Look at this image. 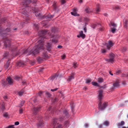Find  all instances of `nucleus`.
<instances>
[{
    "label": "nucleus",
    "mask_w": 128,
    "mask_h": 128,
    "mask_svg": "<svg viewBox=\"0 0 128 128\" xmlns=\"http://www.w3.org/2000/svg\"><path fill=\"white\" fill-rule=\"evenodd\" d=\"M25 4H24V5L26 6V10L24 9L23 10L24 11V12L25 13L26 12L28 13L30 10H32L33 11H35L36 13V16L40 18H45L46 19L50 20V19L54 17V15H52L50 14H49L47 16H44L42 17L41 14L39 12H38V10L36 8H32V9L30 7L28 8L27 7V4L31 2V0H25Z\"/></svg>",
    "instance_id": "1"
},
{
    "label": "nucleus",
    "mask_w": 128,
    "mask_h": 128,
    "mask_svg": "<svg viewBox=\"0 0 128 128\" xmlns=\"http://www.w3.org/2000/svg\"><path fill=\"white\" fill-rule=\"evenodd\" d=\"M38 45L34 46L32 50L30 51L29 54H32L33 55H35L39 53L40 50H44V41L40 40L38 41Z\"/></svg>",
    "instance_id": "2"
},
{
    "label": "nucleus",
    "mask_w": 128,
    "mask_h": 128,
    "mask_svg": "<svg viewBox=\"0 0 128 128\" xmlns=\"http://www.w3.org/2000/svg\"><path fill=\"white\" fill-rule=\"evenodd\" d=\"M58 30V29L57 28L54 27L52 28L51 33H50L48 31L45 30L40 32H39V34L40 36L42 38H48L46 37V35H48V36H52V34L54 35V34L57 32Z\"/></svg>",
    "instance_id": "3"
},
{
    "label": "nucleus",
    "mask_w": 128,
    "mask_h": 128,
    "mask_svg": "<svg viewBox=\"0 0 128 128\" xmlns=\"http://www.w3.org/2000/svg\"><path fill=\"white\" fill-rule=\"evenodd\" d=\"M102 91L100 90L99 91L98 98L100 100L98 106L100 109L102 110L104 109L107 106L108 104L107 102H102L101 100L103 96Z\"/></svg>",
    "instance_id": "4"
},
{
    "label": "nucleus",
    "mask_w": 128,
    "mask_h": 128,
    "mask_svg": "<svg viewBox=\"0 0 128 128\" xmlns=\"http://www.w3.org/2000/svg\"><path fill=\"white\" fill-rule=\"evenodd\" d=\"M50 38H53V39L52 40V41L53 43L56 44L58 42V40L59 38V36L57 35L52 34V36H49Z\"/></svg>",
    "instance_id": "5"
},
{
    "label": "nucleus",
    "mask_w": 128,
    "mask_h": 128,
    "mask_svg": "<svg viewBox=\"0 0 128 128\" xmlns=\"http://www.w3.org/2000/svg\"><path fill=\"white\" fill-rule=\"evenodd\" d=\"M64 116L60 117L58 119L55 118L53 120V124H56L57 123L58 124V123L57 122V121H59L61 122L64 120Z\"/></svg>",
    "instance_id": "6"
},
{
    "label": "nucleus",
    "mask_w": 128,
    "mask_h": 128,
    "mask_svg": "<svg viewBox=\"0 0 128 128\" xmlns=\"http://www.w3.org/2000/svg\"><path fill=\"white\" fill-rule=\"evenodd\" d=\"M114 44L111 40H109L108 42V43L106 44L107 48L109 50L110 48L114 45Z\"/></svg>",
    "instance_id": "7"
},
{
    "label": "nucleus",
    "mask_w": 128,
    "mask_h": 128,
    "mask_svg": "<svg viewBox=\"0 0 128 128\" xmlns=\"http://www.w3.org/2000/svg\"><path fill=\"white\" fill-rule=\"evenodd\" d=\"M110 58L109 59H107L106 60L108 62H112L114 61V55L112 53L110 54Z\"/></svg>",
    "instance_id": "8"
},
{
    "label": "nucleus",
    "mask_w": 128,
    "mask_h": 128,
    "mask_svg": "<svg viewBox=\"0 0 128 128\" xmlns=\"http://www.w3.org/2000/svg\"><path fill=\"white\" fill-rule=\"evenodd\" d=\"M10 31V29L9 28H7L5 30H4L2 29L0 27V34H2L3 36H4V33L6 32H9Z\"/></svg>",
    "instance_id": "9"
},
{
    "label": "nucleus",
    "mask_w": 128,
    "mask_h": 128,
    "mask_svg": "<svg viewBox=\"0 0 128 128\" xmlns=\"http://www.w3.org/2000/svg\"><path fill=\"white\" fill-rule=\"evenodd\" d=\"M77 8H74L72 10V12H71V13L72 15L74 16H79V14L77 13Z\"/></svg>",
    "instance_id": "10"
},
{
    "label": "nucleus",
    "mask_w": 128,
    "mask_h": 128,
    "mask_svg": "<svg viewBox=\"0 0 128 128\" xmlns=\"http://www.w3.org/2000/svg\"><path fill=\"white\" fill-rule=\"evenodd\" d=\"M79 34L77 36V37L78 38H82V39H84L86 37L85 35L83 33L82 31H80L79 32Z\"/></svg>",
    "instance_id": "11"
},
{
    "label": "nucleus",
    "mask_w": 128,
    "mask_h": 128,
    "mask_svg": "<svg viewBox=\"0 0 128 128\" xmlns=\"http://www.w3.org/2000/svg\"><path fill=\"white\" fill-rule=\"evenodd\" d=\"M52 44L51 42L50 43H48L47 44L46 46V47L47 50L49 51H50L51 50L52 47Z\"/></svg>",
    "instance_id": "12"
},
{
    "label": "nucleus",
    "mask_w": 128,
    "mask_h": 128,
    "mask_svg": "<svg viewBox=\"0 0 128 128\" xmlns=\"http://www.w3.org/2000/svg\"><path fill=\"white\" fill-rule=\"evenodd\" d=\"M44 123L42 120H41L37 124V127L38 128H42L43 126Z\"/></svg>",
    "instance_id": "13"
},
{
    "label": "nucleus",
    "mask_w": 128,
    "mask_h": 128,
    "mask_svg": "<svg viewBox=\"0 0 128 128\" xmlns=\"http://www.w3.org/2000/svg\"><path fill=\"white\" fill-rule=\"evenodd\" d=\"M1 104V106L0 107V110H1L2 111H3L5 109V104L4 102H2Z\"/></svg>",
    "instance_id": "14"
},
{
    "label": "nucleus",
    "mask_w": 128,
    "mask_h": 128,
    "mask_svg": "<svg viewBox=\"0 0 128 128\" xmlns=\"http://www.w3.org/2000/svg\"><path fill=\"white\" fill-rule=\"evenodd\" d=\"M41 107L40 106H38L36 107H35L32 109V110L34 112H38L40 111Z\"/></svg>",
    "instance_id": "15"
},
{
    "label": "nucleus",
    "mask_w": 128,
    "mask_h": 128,
    "mask_svg": "<svg viewBox=\"0 0 128 128\" xmlns=\"http://www.w3.org/2000/svg\"><path fill=\"white\" fill-rule=\"evenodd\" d=\"M113 86L115 88L118 87L120 86V82L118 81H116L113 84Z\"/></svg>",
    "instance_id": "16"
},
{
    "label": "nucleus",
    "mask_w": 128,
    "mask_h": 128,
    "mask_svg": "<svg viewBox=\"0 0 128 128\" xmlns=\"http://www.w3.org/2000/svg\"><path fill=\"white\" fill-rule=\"evenodd\" d=\"M8 82V83L10 84H12L13 82V80L10 77H8V78L6 80Z\"/></svg>",
    "instance_id": "17"
},
{
    "label": "nucleus",
    "mask_w": 128,
    "mask_h": 128,
    "mask_svg": "<svg viewBox=\"0 0 128 128\" xmlns=\"http://www.w3.org/2000/svg\"><path fill=\"white\" fill-rule=\"evenodd\" d=\"M10 42L9 40H6L5 41L4 43V45L6 47H10Z\"/></svg>",
    "instance_id": "18"
},
{
    "label": "nucleus",
    "mask_w": 128,
    "mask_h": 128,
    "mask_svg": "<svg viewBox=\"0 0 128 128\" xmlns=\"http://www.w3.org/2000/svg\"><path fill=\"white\" fill-rule=\"evenodd\" d=\"M85 11L86 13H91L92 12V10L88 7H87L85 10Z\"/></svg>",
    "instance_id": "19"
},
{
    "label": "nucleus",
    "mask_w": 128,
    "mask_h": 128,
    "mask_svg": "<svg viewBox=\"0 0 128 128\" xmlns=\"http://www.w3.org/2000/svg\"><path fill=\"white\" fill-rule=\"evenodd\" d=\"M74 74H72V75H71V76H69L67 80H68L70 81L74 79Z\"/></svg>",
    "instance_id": "20"
},
{
    "label": "nucleus",
    "mask_w": 128,
    "mask_h": 128,
    "mask_svg": "<svg viewBox=\"0 0 128 128\" xmlns=\"http://www.w3.org/2000/svg\"><path fill=\"white\" fill-rule=\"evenodd\" d=\"M37 60L39 63H41L43 60V59L40 57H38L37 58Z\"/></svg>",
    "instance_id": "21"
},
{
    "label": "nucleus",
    "mask_w": 128,
    "mask_h": 128,
    "mask_svg": "<svg viewBox=\"0 0 128 128\" xmlns=\"http://www.w3.org/2000/svg\"><path fill=\"white\" fill-rule=\"evenodd\" d=\"M3 116L6 118H9L10 116L8 112H4L3 114Z\"/></svg>",
    "instance_id": "22"
},
{
    "label": "nucleus",
    "mask_w": 128,
    "mask_h": 128,
    "mask_svg": "<svg viewBox=\"0 0 128 128\" xmlns=\"http://www.w3.org/2000/svg\"><path fill=\"white\" fill-rule=\"evenodd\" d=\"M125 122L124 121H122L120 122H119L117 124V126H120L124 125Z\"/></svg>",
    "instance_id": "23"
},
{
    "label": "nucleus",
    "mask_w": 128,
    "mask_h": 128,
    "mask_svg": "<svg viewBox=\"0 0 128 128\" xmlns=\"http://www.w3.org/2000/svg\"><path fill=\"white\" fill-rule=\"evenodd\" d=\"M45 94H46V96L48 98H50L51 97V95L48 92L45 91L44 92Z\"/></svg>",
    "instance_id": "24"
},
{
    "label": "nucleus",
    "mask_w": 128,
    "mask_h": 128,
    "mask_svg": "<svg viewBox=\"0 0 128 128\" xmlns=\"http://www.w3.org/2000/svg\"><path fill=\"white\" fill-rule=\"evenodd\" d=\"M104 81V79L102 78H98V82L99 83H102Z\"/></svg>",
    "instance_id": "25"
},
{
    "label": "nucleus",
    "mask_w": 128,
    "mask_h": 128,
    "mask_svg": "<svg viewBox=\"0 0 128 128\" xmlns=\"http://www.w3.org/2000/svg\"><path fill=\"white\" fill-rule=\"evenodd\" d=\"M82 18L83 19L84 21L85 22V24L86 25L87 24L86 22L88 21L89 19L87 18Z\"/></svg>",
    "instance_id": "26"
},
{
    "label": "nucleus",
    "mask_w": 128,
    "mask_h": 128,
    "mask_svg": "<svg viewBox=\"0 0 128 128\" xmlns=\"http://www.w3.org/2000/svg\"><path fill=\"white\" fill-rule=\"evenodd\" d=\"M127 23L128 21L127 20H125L124 21V26L125 28H127Z\"/></svg>",
    "instance_id": "27"
},
{
    "label": "nucleus",
    "mask_w": 128,
    "mask_h": 128,
    "mask_svg": "<svg viewBox=\"0 0 128 128\" xmlns=\"http://www.w3.org/2000/svg\"><path fill=\"white\" fill-rule=\"evenodd\" d=\"M42 56L44 57V59L47 58H48V56L46 53L44 52L43 53Z\"/></svg>",
    "instance_id": "28"
},
{
    "label": "nucleus",
    "mask_w": 128,
    "mask_h": 128,
    "mask_svg": "<svg viewBox=\"0 0 128 128\" xmlns=\"http://www.w3.org/2000/svg\"><path fill=\"white\" fill-rule=\"evenodd\" d=\"M69 122L68 121H66L64 123V126L65 127L69 126Z\"/></svg>",
    "instance_id": "29"
},
{
    "label": "nucleus",
    "mask_w": 128,
    "mask_h": 128,
    "mask_svg": "<svg viewBox=\"0 0 128 128\" xmlns=\"http://www.w3.org/2000/svg\"><path fill=\"white\" fill-rule=\"evenodd\" d=\"M109 124V122L106 120L104 122L103 124L104 125H105L106 126H108V125Z\"/></svg>",
    "instance_id": "30"
},
{
    "label": "nucleus",
    "mask_w": 128,
    "mask_h": 128,
    "mask_svg": "<svg viewBox=\"0 0 128 128\" xmlns=\"http://www.w3.org/2000/svg\"><path fill=\"white\" fill-rule=\"evenodd\" d=\"M58 76L56 74L52 76L50 78V79L51 80H53Z\"/></svg>",
    "instance_id": "31"
},
{
    "label": "nucleus",
    "mask_w": 128,
    "mask_h": 128,
    "mask_svg": "<svg viewBox=\"0 0 128 128\" xmlns=\"http://www.w3.org/2000/svg\"><path fill=\"white\" fill-rule=\"evenodd\" d=\"M24 93V91L23 90H21L18 92V94L20 96H21Z\"/></svg>",
    "instance_id": "32"
},
{
    "label": "nucleus",
    "mask_w": 128,
    "mask_h": 128,
    "mask_svg": "<svg viewBox=\"0 0 128 128\" xmlns=\"http://www.w3.org/2000/svg\"><path fill=\"white\" fill-rule=\"evenodd\" d=\"M100 11V8L99 5H98L96 6V13H97Z\"/></svg>",
    "instance_id": "33"
},
{
    "label": "nucleus",
    "mask_w": 128,
    "mask_h": 128,
    "mask_svg": "<svg viewBox=\"0 0 128 128\" xmlns=\"http://www.w3.org/2000/svg\"><path fill=\"white\" fill-rule=\"evenodd\" d=\"M92 84L93 86H99L98 83L96 82H92Z\"/></svg>",
    "instance_id": "34"
},
{
    "label": "nucleus",
    "mask_w": 128,
    "mask_h": 128,
    "mask_svg": "<svg viewBox=\"0 0 128 128\" xmlns=\"http://www.w3.org/2000/svg\"><path fill=\"white\" fill-rule=\"evenodd\" d=\"M111 31L113 33H114L116 30V29L114 28H111Z\"/></svg>",
    "instance_id": "35"
},
{
    "label": "nucleus",
    "mask_w": 128,
    "mask_h": 128,
    "mask_svg": "<svg viewBox=\"0 0 128 128\" xmlns=\"http://www.w3.org/2000/svg\"><path fill=\"white\" fill-rule=\"evenodd\" d=\"M91 80L90 79H87L86 80V83L87 84H89L91 82Z\"/></svg>",
    "instance_id": "36"
},
{
    "label": "nucleus",
    "mask_w": 128,
    "mask_h": 128,
    "mask_svg": "<svg viewBox=\"0 0 128 128\" xmlns=\"http://www.w3.org/2000/svg\"><path fill=\"white\" fill-rule=\"evenodd\" d=\"M6 18H4L3 19H2L1 20V22H0V23H3V22H5V21H6Z\"/></svg>",
    "instance_id": "37"
},
{
    "label": "nucleus",
    "mask_w": 128,
    "mask_h": 128,
    "mask_svg": "<svg viewBox=\"0 0 128 128\" xmlns=\"http://www.w3.org/2000/svg\"><path fill=\"white\" fill-rule=\"evenodd\" d=\"M111 24L113 27L116 28V25L114 22H111Z\"/></svg>",
    "instance_id": "38"
},
{
    "label": "nucleus",
    "mask_w": 128,
    "mask_h": 128,
    "mask_svg": "<svg viewBox=\"0 0 128 128\" xmlns=\"http://www.w3.org/2000/svg\"><path fill=\"white\" fill-rule=\"evenodd\" d=\"M74 104L73 103L72 104H71V107L72 109V112H73V110L74 109Z\"/></svg>",
    "instance_id": "39"
},
{
    "label": "nucleus",
    "mask_w": 128,
    "mask_h": 128,
    "mask_svg": "<svg viewBox=\"0 0 128 128\" xmlns=\"http://www.w3.org/2000/svg\"><path fill=\"white\" fill-rule=\"evenodd\" d=\"M24 102L25 101H22L20 103V107L21 106H22L24 104Z\"/></svg>",
    "instance_id": "40"
},
{
    "label": "nucleus",
    "mask_w": 128,
    "mask_h": 128,
    "mask_svg": "<svg viewBox=\"0 0 128 128\" xmlns=\"http://www.w3.org/2000/svg\"><path fill=\"white\" fill-rule=\"evenodd\" d=\"M8 52H5L4 55V57H7V56L8 55Z\"/></svg>",
    "instance_id": "41"
},
{
    "label": "nucleus",
    "mask_w": 128,
    "mask_h": 128,
    "mask_svg": "<svg viewBox=\"0 0 128 128\" xmlns=\"http://www.w3.org/2000/svg\"><path fill=\"white\" fill-rule=\"evenodd\" d=\"M52 6L53 9L54 10H56V4L55 3L53 4Z\"/></svg>",
    "instance_id": "42"
},
{
    "label": "nucleus",
    "mask_w": 128,
    "mask_h": 128,
    "mask_svg": "<svg viewBox=\"0 0 128 128\" xmlns=\"http://www.w3.org/2000/svg\"><path fill=\"white\" fill-rule=\"evenodd\" d=\"M9 66V63L8 62L5 65V67L6 68H8Z\"/></svg>",
    "instance_id": "43"
},
{
    "label": "nucleus",
    "mask_w": 128,
    "mask_h": 128,
    "mask_svg": "<svg viewBox=\"0 0 128 128\" xmlns=\"http://www.w3.org/2000/svg\"><path fill=\"white\" fill-rule=\"evenodd\" d=\"M14 79L16 80H18L20 79V78L18 76H16L15 77Z\"/></svg>",
    "instance_id": "44"
},
{
    "label": "nucleus",
    "mask_w": 128,
    "mask_h": 128,
    "mask_svg": "<svg viewBox=\"0 0 128 128\" xmlns=\"http://www.w3.org/2000/svg\"><path fill=\"white\" fill-rule=\"evenodd\" d=\"M63 60L66 57V55L65 54H64L61 56Z\"/></svg>",
    "instance_id": "45"
},
{
    "label": "nucleus",
    "mask_w": 128,
    "mask_h": 128,
    "mask_svg": "<svg viewBox=\"0 0 128 128\" xmlns=\"http://www.w3.org/2000/svg\"><path fill=\"white\" fill-rule=\"evenodd\" d=\"M14 125L9 126L6 128H14Z\"/></svg>",
    "instance_id": "46"
},
{
    "label": "nucleus",
    "mask_w": 128,
    "mask_h": 128,
    "mask_svg": "<svg viewBox=\"0 0 128 128\" xmlns=\"http://www.w3.org/2000/svg\"><path fill=\"white\" fill-rule=\"evenodd\" d=\"M102 52V53H105L106 52V49H102L101 50Z\"/></svg>",
    "instance_id": "47"
},
{
    "label": "nucleus",
    "mask_w": 128,
    "mask_h": 128,
    "mask_svg": "<svg viewBox=\"0 0 128 128\" xmlns=\"http://www.w3.org/2000/svg\"><path fill=\"white\" fill-rule=\"evenodd\" d=\"M61 3L62 4H64L66 2V1L65 0H61Z\"/></svg>",
    "instance_id": "48"
},
{
    "label": "nucleus",
    "mask_w": 128,
    "mask_h": 128,
    "mask_svg": "<svg viewBox=\"0 0 128 128\" xmlns=\"http://www.w3.org/2000/svg\"><path fill=\"white\" fill-rule=\"evenodd\" d=\"M7 80H6V81L4 80L2 82L3 84H4V85H6L7 84Z\"/></svg>",
    "instance_id": "49"
},
{
    "label": "nucleus",
    "mask_w": 128,
    "mask_h": 128,
    "mask_svg": "<svg viewBox=\"0 0 128 128\" xmlns=\"http://www.w3.org/2000/svg\"><path fill=\"white\" fill-rule=\"evenodd\" d=\"M126 48L123 47L122 48V52H124L126 50Z\"/></svg>",
    "instance_id": "50"
},
{
    "label": "nucleus",
    "mask_w": 128,
    "mask_h": 128,
    "mask_svg": "<svg viewBox=\"0 0 128 128\" xmlns=\"http://www.w3.org/2000/svg\"><path fill=\"white\" fill-rule=\"evenodd\" d=\"M121 72V71L120 70H118L116 71V74H118Z\"/></svg>",
    "instance_id": "51"
},
{
    "label": "nucleus",
    "mask_w": 128,
    "mask_h": 128,
    "mask_svg": "<svg viewBox=\"0 0 128 128\" xmlns=\"http://www.w3.org/2000/svg\"><path fill=\"white\" fill-rule=\"evenodd\" d=\"M23 64L22 63L20 62H19L18 64V65L20 66L21 65Z\"/></svg>",
    "instance_id": "52"
},
{
    "label": "nucleus",
    "mask_w": 128,
    "mask_h": 128,
    "mask_svg": "<svg viewBox=\"0 0 128 128\" xmlns=\"http://www.w3.org/2000/svg\"><path fill=\"white\" fill-rule=\"evenodd\" d=\"M20 112H22L24 111V109L22 108H20L19 110Z\"/></svg>",
    "instance_id": "53"
},
{
    "label": "nucleus",
    "mask_w": 128,
    "mask_h": 128,
    "mask_svg": "<svg viewBox=\"0 0 128 128\" xmlns=\"http://www.w3.org/2000/svg\"><path fill=\"white\" fill-rule=\"evenodd\" d=\"M22 83L23 85H25L26 84V82L25 80H23L22 82Z\"/></svg>",
    "instance_id": "54"
},
{
    "label": "nucleus",
    "mask_w": 128,
    "mask_h": 128,
    "mask_svg": "<svg viewBox=\"0 0 128 128\" xmlns=\"http://www.w3.org/2000/svg\"><path fill=\"white\" fill-rule=\"evenodd\" d=\"M28 52V50H24V51L23 54H26Z\"/></svg>",
    "instance_id": "55"
},
{
    "label": "nucleus",
    "mask_w": 128,
    "mask_h": 128,
    "mask_svg": "<svg viewBox=\"0 0 128 128\" xmlns=\"http://www.w3.org/2000/svg\"><path fill=\"white\" fill-rule=\"evenodd\" d=\"M58 88H56L55 89H51V90L52 92H54V91H56V90H58Z\"/></svg>",
    "instance_id": "56"
},
{
    "label": "nucleus",
    "mask_w": 128,
    "mask_h": 128,
    "mask_svg": "<svg viewBox=\"0 0 128 128\" xmlns=\"http://www.w3.org/2000/svg\"><path fill=\"white\" fill-rule=\"evenodd\" d=\"M96 24H94L92 25V27L93 28H94L96 27Z\"/></svg>",
    "instance_id": "57"
},
{
    "label": "nucleus",
    "mask_w": 128,
    "mask_h": 128,
    "mask_svg": "<svg viewBox=\"0 0 128 128\" xmlns=\"http://www.w3.org/2000/svg\"><path fill=\"white\" fill-rule=\"evenodd\" d=\"M42 92L41 91H40L38 93V94L40 96L42 94Z\"/></svg>",
    "instance_id": "58"
},
{
    "label": "nucleus",
    "mask_w": 128,
    "mask_h": 128,
    "mask_svg": "<svg viewBox=\"0 0 128 128\" xmlns=\"http://www.w3.org/2000/svg\"><path fill=\"white\" fill-rule=\"evenodd\" d=\"M115 8L116 9H120V7L119 6H117L115 7Z\"/></svg>",
    "instance_id": "59"
},
{
    "label": "nucleus",
    "mask_w": 128,
    "mask_h": 128,
    "mask_svg": "<svg viewBox=\"0 0 128 128\" xmlns=\"http://www.w3.org/2000/svg\"><path fill=\"white\" fill-rule=\"evenodd\" d=\"M15 125H18L19 124V122H15Z\"/></svg>",
    "instance_id": "60"
},
{
    "label": "nucleus",
    "mask_w": 128,
    "mask_h": 128,
    "mask_svg": "<svg viewBox=\"0 0 128 128\" xmlns=\"http://www.w3.org/2000/svg\"><path fill=\"white\" fill-rule=\"evenodd\" d=\"M76 63H74V64L73 66L74 68H76Z\"/></svg>",
    "instance_id": "61"
},
{
    "label": "nucleus",
    "mask_w": 128,
    "mask_h": 128,
    "mask_svg": "<svg viewBox=\"0 0 128 128\" xmlns=\"http://www.w3.org/2000/svg\"><path fill=\"white\" fill-rule=\"evenodd\" d=\"M11 48L12 51H16V47H15L14 48H14L12 49V48Z\"/></svg>",
    "instance_id": "62"
},
{
    "label": "nucleus",
    "mask_w": 128,
    "mask_h": 128,
    "mask_svg": "<svg viewBox=\"0 0 128 128\" xmlns=\"http://www.w3.org/2000/svg\"><path fill=\"white\" fill-rule=\"evenodd\" d=\"M84 32H86L87 29L86 27H85L84 29Z\"/></svg>",
    "instance_id": "63"
},
{
    "label": "nucleus",
    "mask_w": 128,
    "mask_h": 128,
    "mask_svg": "<svg viewBox=\"0 0 128 128\" xmlns=\"http://www.w3.org/2000/svg\"><path fill=\"white\" fill-rule=\"evenodd\" d=\"M4 98L5 100H6V99L8 98V97L6 96H4Z\"/></svg>",
    "instance_id": "64"
}]
</instances>
